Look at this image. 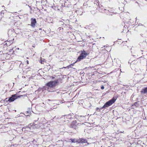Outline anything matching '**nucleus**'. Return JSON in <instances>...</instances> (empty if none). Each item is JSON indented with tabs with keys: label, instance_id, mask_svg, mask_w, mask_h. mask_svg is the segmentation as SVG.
Listing matches in <instances>:
<instances>
[{
	"label": "nucleus",
	"instance_id": "f3484780",
	"mask_svg": "<svg viewBox=\"0 0 147 147\" xmlns=\"http://www.w3.org/2000/svg\"><path fill=\"white\" fill-rule=\"evenodd\" d=\"M101 88L102 90H103L104 89V87L103 86H102L101 87Z\"/></svg>",
	"mask_w": 147,
	"mask_h": 147
},
{
	"label": "nucleus",
	"instance_id": "2eb2a0df",
	"mask_svg": "<svg viewBox=\"0 0 147 147\" xmlns=\"http://www.w3.org/2000/svg\"><path fill=\"white\" fill-rule=\"evenodd\" d=\"M73 64H71L70 65H69V66H67V68H71V67L73 66Z\"/></svg>",
	"mask_w": 147,
	"mask_h": 147
},
{
	"label": "nucleus",
	"instance_id": "423d86ee",
	"mask_svg": "<svg viewBox=\"0 0 147 147\" xmlns=\"http://www.w3.org/2000/svg\"><path fill=\"white\" fill-rule=\"evenodd\" d=\"M77 142L79 143H81L83 144L86 143H87L88 145L89 144L87 142V140L86 139L84 138H80L78 140Z\"/></svg>",
	"mask_w": 147,
	"mask_h": 147
},
{
	"label": "nucleus",
	"instance_id": "f8f14e48",
	"mask_svg": "<svg viewBox=\"0 0 147 147\" xmlns=\"http://www.w3.org/2000/svg\"><path fill=\"white\" fill-rule=\"evenodd\" d=\"M71 140L72 142H77V140H76L75 139H71Z\"/></svg>",
	"mask_w": 147,
	"mask_h": 147
},
{
	"label": "nucleus",
	"instance_id": "20e7f679",
	"mask_svg": "<svg viewBox=\"0 0 147 147\" xmlns=\"http://www.w3.org/2000/svg\"><path fill=\"white\" fill-rule=\"evenodd\" d=\"M79 125V123H77L76 120L74 121L71 123L70 127L75 129H78V126Z\"/></svg>",
	"mask_w": 147,
	"mask_h": 147
},
{
	"label": "nucleus",
	"instance_id": "6ab92c4d",
	"mask_svg": "<svg viewBox=\"0 0 147 147\" xmlns=\"http://www.w3.org/2000/svg\"><path fill=\"white\" fill-rule=\"evenodd\" d=\"M32 126H35L36 125L34 123H32Z\"/></svg>",
	"mask_w": 147,
	"mask_h": 147
},
{
	"label": "nucleus",
	"instance_id": "4be33fe9",
	"mask_svg": "<svg viewBox=\"0 0 147 147\" xmlns=\"http://www.w3.org/2000/svg\"><path fill=\"white\" fill-rule=\"evenodd\" d=\"M125 1L126 2H127L126 1H127V0H125Z\"/></svg>",
	"mask_w": 147,
	"mask_h": 147
},
{
	"label": "nucleus",
	"instance_id": "9b49d317",
	"mask_svg": "<svg viewBox=\"0 0 147 147\" xmlns=\"http://www.w3.org/2000/svg\"><path fill=\"white\" fill-rule=\"evenodd\" d=\"M54 89L53 88V87H52V88H51H51H49V90H48V91L49 92H53L54 91Z\"/></svg>",
	"mask_w": 147,
	"mask_h": 147
},
{
	"label": "nucleus",
	"instance_id": "7ed1b4c3",
	"mask_svg": "<svg viewBox=\"0 0 147 147\" xmlns=\"http://www.w3.org/2000/svg\"><path fill=\"white\" fill-rule=\"evenodd\" d=\"M87 55L88 53L85 51H81V53L77 58V61H81L82 60L85 58Z\"/></svg>",
	"mask_w": 147,
	"mask_h": 147
},
{
	"label": "nucleus",
	"instance_id": "39448f33",
	"mask_svg": "<svg viewBox=\"0 0 147 147\" xmlns=\"http://www.w3.org/2000/svg\"><path fill=\"white\" fill-rule=\"evenodd\" d=\"M56 83V82L55 81H51L47 83L46 85L49 88L51 89V88L55 86Z\"/></svg>",
	"mask_w": 147,
	"mask_h": 147
},
{
	"label": "nucleus",
	"instance_id": "dca6fc26",
	"mask_svg": "<svg viewBox=\"0 0 147 147\" xmlns=\"http://www.w3.org/2000/svg\"><path fill=\"white\" fill-rule=\"evenodd\" d=\"M41 64H43L44 63V61H43L41 59L40 60V62Z\"/></svg>",
	"mask_w": 147,
	"mask_h": 147
},
{
	"label": "nucleus",
	"instance_id": "0eeeda50",
	"mask_svg": "<svg viewBox=\"0 0 147 147\" xmlns=\"http://www.w3.org/2000/svg\"><path fill=\"white\" fill-rule=\"evenodd\" d=\"M31 26L32 27H34L36 23V20L35 18H32L31 19Z\"/></svg>",
	"mask_w": 147,
	"mask_h": 147
},
{
	"label": "nucleus",
	"instance_id": "ddd939ff",
	"mask_svg": "<svg viewBox=\"0 0 147 147\" xmlns=\"http://www.w3.org/2000/svg\"><path fill=\"white\" fill-rule=\"evenodd\" d=\"M27 127H23V128H22V130L23 131H25L26 130V131H28V130H26V128Z\"/></svg>",
	"mask_w": 147,
	"mask_h": 147
},
{
	"label": "nucleus",
	"instance_id": "6e6552de",
	"mask_svg": "<svg viewBox=\"0 0 147 147\" xmlns=\"http://www.w3.org/2000/svg\"><path fill=\"white\" fill-rule=\"evenodd\" d=\"M141 92L142 94H143L147 93V87L142 89L141 91Z\"/></svg>",
	"mask_w": 147,
	"mask_h": 147
},
{
	"label": "nucleus",
	"instance_id": "4468645a",
	"mask_svg": "<svg viewBox=\"0 0 147 147\" xmlns=\"http://www.w3.org/2000/svg\"><path fill=\"white\" fill-rule=\"evenodd\" d=\"M31 124L32 123H30V124H29L28 126H26L27 127L30 128V127L32 126V125H31Z\"/></svg>",
	"mask_w": 147,
	"mask_h": 147
},
{
	"label": "nucleus",
	"instance_id": "f03ea898",
	"mask_svg": "<svg viewBox=\"0 0 147 147\" xmlns=\"http://www.w3.org/2000/svg\"><path fill=\"white\" fill-rule=\"evenodd\" d=\"M20 96H18L16 94H14L11 95V96L9 98H6L5 100V102H11L14 101L18 98H20Z\"/></svg>",
	"mask_w": 147,
	"mask_h": 147
},
{
	"label": "nucleus",
	"instance_id": "a211bd4d",
	"mask_svg": "<svg viewBox=\"0 0 147 147\" xmlns=\"http://www.w3.org/2000/svg\"><path fill=\"white\" fill-rule=\"evenodd\" d=\"M138 102H135L134 103V104H135V106H137V105H138Z\"/></svg>",
	"mask_w": 147,
	"mask_h": 147
},
{
	"label": "nucleus",
	"instance_id": "412c9836",
	"mask_svg": "<svg viewBox=\"0 0 147 147\" xmlns=\"http://www.w3.org/2000/svg\"><path fill=\"white\" fill-rule=\"evenodd\" d=\"M102 109V108H100V109H99V111H100V110H101V109Z\"/></svg>",
	"mask_w": 147,
	"mask_h": 147
},
{
	"label": "nucleus",
	"instance_id": "5701e85b",
	"mask_svg": "<svg viewBox=\"0 0 147 147\" xmlns=\"http://www.w3.org/2000/svg\"><path fill=\"white\" fill-rule=\"evenodd\" d=\"M136 3H138L137 2H136Z\"/></svg>",
	"mask_w": 147,
	"mask_h": 147
},
{
	"label": "nucleus",
	"instance_id": "1a4fd4ad",
	"mask_svg": "<svg viewBox=\"0 0 147 147\" xmlns=\"http://www.w3.org/2000/svg\"><path fill=\"white\" fill-rule=\"evenodd\" d=\"M63 117H64V119H65L71 118V115H66L63 116Z\"/></svg>",
	"mask_w": 147,
	"mask_h": 147
},
{
	"label": "nucleus",
	"instance_id": "f257e3e1",
	"mask_svg": "<svg viewBox=\"0 0 147 147\" xmlns=\"http://www.w3.org/2000/svg\"><path fill=\"white\" fill-rule=\"evenodd\" d=\"M117 99V98L116 97H113L111 100L106 102L102 107V108H106L111 106L115 102Z\"/></svg>",
	"mask_w": 147,
	"mask_h": 147
},
{
	"label": "nucleus",
	"instance_id": "9d476101",
	"mask_svg": "<svg viewBox=\"0 0 147 147\" xmlns=\"http://www.w3.org/2000/svg\"><path fill=\"white\" fill-rule=\"evenodd\" d=\"M49 89V88L47 85L46 84V86H44L42 88V91H43L45 90H47L48 91Z\"/></svg>",
	"mask_w": 147,
	"mask_h": 147
},
{
	"label": "nucleus",
	"instance_id": "aec40b11",
	"mask_svg": "<svg viewBox=\"0 0 147 147\" xmlns=\"http://www.w3.org/2000/svg\"><path fill=\"white\" fill-rule=\"evenodd\" d=\"M98 109H99V108H97L96 109V111H98Z\"/></svg>",
	"mask_w": 147,
	"mask_h": 147
}]
</instances>
